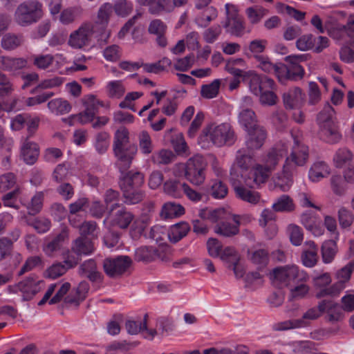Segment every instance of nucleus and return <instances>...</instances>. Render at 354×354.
<instances>
[{
	"mask_svg": "<svg viewBox=\"0 0 354 354\" xmlns=\"http://www.w3.org/2000/svg\"><path fill=\"white\" fill-rule=\"evenodd\" d=\"M252 157L246 151L241 149L237 151L236 158L230 169V180L236 197L251 204H257L260 195L250 188L266 182L272 167L270 162L265 160V167L257 165L249 171L252 165Z\"/></svg>",
	"mask_w": 354,
	"mask_h": 354,
	"instance_id": "f257e3e1",
	"label": "nucleus"
},
{
	"mask_svg": "<svg viewBox=\"0 0 354 354\" xmlns=\"http://www.w3.org/2000/svg\"><path fill=\"white\" fill-rule=\"evenodd\" d=\"M293 144L289 141L277 142L267 156V163L270 162L272 169L286 158L283 164L285 171H295L296 167L304 166L309 157L308 147L301 142V134L292 133Z\"/></svg>",
	"mask_w": 354,
	"mask_h": 354,
	"instance_id": "f03ea898",
	"label": "nucleus"
},
{
	"mask_svg": "<svg viewBox=\"0 0 354 354\" xmlns=\"http://www.w3.org/2000/svg\"><path fill=\"white\" fill-rule=\"evenodd\" d=\"M208 254L214 257H219L225 266L234 273L236 279H243L247 286L262 283V274L258 272L246 274L245 261L233 247H226L222 250L221 243L214 238H209L207 241Z\"/></svg>",
	"mask_w": 354,
	"mask_h": 354,
	"instance_id": "7ed1b4c3",
	"label": "nucleus"
},
{
	"mask_svg": "<svg viewBox=\"0 0 354 354\" xmlns=\"http://www.w3.org/2000/svg\"><path fill=\"white\" fill-rule=\"evenodd\" d=\"M234 132L229 123L212 122L206 125L198 139V145L204 149L214 145L218 147L234 142Z\"/></svg>",
	"mask_w": 354,
	"mask_h": 354,
	"instance_id": "20e7f679",
	"label": "nucleus"
},
{
	"mask_svg": "<svg viewBox=\"0 0 354 354\" xmlns=\"http://www.w3.org/2000/svg\"><path fill=\"white\" fill-rule=\"evenodd\" d=\"M245 75L251 76L248 84L249 90L251 93L259 97L262 105L276 104L278 97L275 93L276 85L272 79L261 76L254 71H249Z\"/></svg>",
	"mask_w": 354,
	"mask_h": 354,
	"instance_id": "39448f33",
	"label": "nucleus"
},
{
	"mask_svg": "<svg viewBox=\"0 0 354 354\" xmlns=\"http://www.w3.org/2000/svg\"><path fill=\"white\" fill-rule=\"evenodd\" d=\"M129 142V132L125 127L119 128L114 134L113 150L116 158V165L120 169H127L138 152L135 144L127 145Z\"/></svg>",
	"mask_w": 354,
	"mask_h": 354,
	"instance_id": "423d86ee",
	"label": "nucleus"
},
{
	"mask_svg": "<svg viewBox=\"0 0 354 354\" xmlns=\"http://www.w3.org/2000/svg\"><path fill=\"white\" fill-rule=\"evenodd\" d=\"M207 166L205 158L201 155H196L185 164H176L173 168V173L176 177L184 176L194 185H201L205 180Z\"/></svg>",
	"mask_w": 354,
	"mask_h": 354,
	"instance_id": "0eeeda50",
	"label": "nucleus"
},
{
	"mask_svg": "<svg viewBox=\"0 0 354 354\" xmlns=\"http://www.w3.org/2000/svg\"><path fill=\"white\" fill-rule=\"evenodd\" d=\"M335 111L327 104L317 116L319 127V135L321 139L328 143H337L342 138L334 122Z\"/></svg>",
	"mask_w": 354,
	"mask_h": 354,
	"instance_id": "6e6552de",
	"label": "nucleus"
},
{
	"mask_svg": "<svg viewBox=\"0 0 354 354\" xmlns=\"http://www.w3.org/2000/svg\"><path fill=\"white\" fill-rule=\"evenodd\" d=\"M144 183V176L140 172L129 171L120 181L123 192L124 202L127 204H136L143 198V193L138 187Z\"/></svg>",
	"mask_w": 354,
	"mask_h": 354,
	"instance_id": "1a4fd4ad",
	"label": "nucleus"
},
{
	"mask_svg": "<svg viewBox=\"0 0 354 354\" xmlns=\"http://www.w3.org/2000/svg\"><path fill=\"white\" fill-rule=\"evenodd\" d=\"M270 277L275 284L288 286L296 283V281H307L308 274L305 270L292 264L275 268L270 272Z\"/></svg>",
	"mask_w": 354,
	"mask_h": 354,
	"instance_id": "9d476101",
	"label": "nucleus"
},
{
	"mask_svg": "<svg viewBox=\"0 0 354 354\" xmlns=\"http://www.w3.org/2000/svg\"><path fill=\"white\" fill-rule=\"evenodd\" d=\"M44 15L43 6L37 0H30L21 3L15 13L17 24L26 26L39 21Z\"/></svg>",
	"mask_w": 354,
	"mask_h": 354,
	"instance_id": "9b49d317",
	"label": "nucleus"
},
{
	"mask_svg": "<svg viewBox=\"0 0 354 354\" xmlns=\"http://www.w3.org/2000/svg\"><path fill=\"white\" fill-rule=\"evenodd\" d=\"M354 270V260L348 262L343 268L337 270L335 277L337 282L324 288L317 293V297L321 298L326 296H336L346 288V284L350 281L351 274Z\"/></svg>",
	"mask_w": 354,
	"mask_h": 354,
	"instance_id": "f8f14e48",
	"label": "nucleus"
},
{
	"mask_svg": "<svg viewBox=\"0 0 354 354\" xmlns=\"http://www.w3.org/2000/svg\"><path fill=\"white\" fill-rule=\"evenodd\" d=\"M44 287V281L30 277L13 286H10L8 291L10 293H21L23 299L28 301L32 299Z\"/></svg>",
	"mask_w": 354,
	"mask_h": 354,
	"instance_id": "ddd939ff",
	"label": "nucleus"
},
{
	"mask_svg": "<svg viewBox=\"0 0 354 354\" xmlns=\"http://www.w3.org/2000/svg\"><path fill=\"white\" fill-rule=\"evenodd\" d=\"M94 32L95 25L93 24L83 23L77 30L70 34L68 44L74 49L83 48L89 45Z\"/></svg>",
	"mask_w": 354,
	"mask_h": 354,
	"instance_id": "4468645a",
	"label": "nucleus"
},
{
	"mask_svg": "<svg viewBox=\"0 0 354 354\" xmlns=\"http://www.w3.org/2000/svg\"><path fill=\"white\" fill-rule=\"evenodd\" d=\"M322 315V309L317 307L308 309L302 316L301 318L289 320L281 322L277 327L278 330H288L292 328H306L308 326L313 320L317 319Z\"/></svg>",
	"mask_w": 354,
	"mask_h": 354,
	"instance_id": "2eb2a0df",
	"label": "nucleus"
},
{
	"mask_svg": "<svg viewBox=\"0 0 354 354\" xmlns=\"http://www.w3.org/2000/svg\"><path fill=\"white\" fill-rule=\"evenodd\" d=\"M133 221V215L124 208H120L114 211L112 209L104 219V223L106 226L110 225L120 229H126Z\"/></svg>",
	"mask_w": 354,
	"mask_h": 354,
	"instance_id": "dca6fc26",
	"label": "nucleus"
},
{
	"mask_svg": "<svg viewBox=\"0 0 354 354\" xmlns=\"http://www.w3.org/2000/svg\"><path fill=\"white\" fill-rule=\"evenodd\" d=\"M241 111L239 115V122L241 126L248 131L256 127H260L257 123V119L254 112L245 106H252V100L250 97L246 96L243 98Z\"/></svg>",
	"mask_w": 354,
	"mask_h": 354,
	"instance_id": "f3484780",
	"label": "nucleus"
},
{
	"mask_svg": "<svg viewBox=\"0 0 354 354\" xmlns=\"http://www.w3.org/2000/svg\"><path fill=\"white\" fill-rule=\"evenodd\" d=\"M239 216L230 212V218H224L216 224L214 231L216 234L223 236H231L239 233Z\"/></svg>",
	"mask_w": 354,
	"mask_h": 354,
	"instance_id": "a211bd4d",
	"label": "nucleus"
},
{
	"mask_svg": "<svg viewBox=\"0 0 354 354\" xmlns=\"http://www.w3.org/2000/svg\"><path fill=\"white\" fill-rule=\"evenodd\" d=\"M131 262L130 258L127 256L114 259H106L104 263V271L109 276H118L127 270L130 266Z\"/></svg>",
	"mask_w": 354,
	"mask_h": 354,
	"instance_id": "6ab92c4d",
	"label": "nucleus"
},
{
	"mask_svg": "<svg viewBox=\"0 0 354 354\" xmlns=\"http://www.w3.org/2000/svg\"><path fill=\"white\" fill-rule=\"evenodd\" d=\"M305 93L299 87L290 88L283 95V102L286 109L301 108L305 102Z\"/></svg>",
	"mask_w": 354,
	"mask_h": 354,
	"instance_id": "aec40b11",
	"label": "nucleus"
},
{
	"mask_svg": "<svg viewBox=\"0 0 354 354\" xmlns=\"http://www.w3.org/2000/svg\"><path fill=\"white\" fill-rule=\"evenodd\" d=\"M198 216L204 221H208L210 223L218 224L224 218H230V211L224 207L209 208L205 207L201 209L198 212Z\"/></svg>",
	"mask_w": 354,
	"mask_h": 354,
	"instance_id": "412c9836",
	"label": "nucleus"
},
{
	"mask_svg": "<svg viewBox=\"0 0 354 354\" xmlns=\"http://www.w3.org/2000/svg\"><path fill=\"white\" fill-rule=\"evenodd\" d=\"M319 307L322 309V314H326V318L329 322H338L344 318V310L332 300H322L319 302Z\"/></svg>",
	"mask_w": 354,
	"mask_h": 354,
	"instance_id": "4be33fe9",
	"label": "nucleus"
},
{
	"mask_svg": "<svg viewBox=\"0 0 354 354\" xmlns=\"http://www.w3.org/2000/svg\"><path fill=\"white\" fill-rule=\"evenodd\" d=\"M56 284H50L43 298L39 301L38 305L42 306L49 300V304H55L59 302L64 296L68 292L71 288V284L68 282H65L62 284L56 294L50 299V297L55 290Z\"/></svg>",
	"mask_w": 354,
	"mask_h": 354,
	"instance_id": "5701e85b",
	"label": "nucleus"
},
{
	"mask_svg": "<svg viewBox=\"0 0 354 354\" xmlns=\"http://www.w3.org/2000/svg\"><path fill=\"white\" fill-rule=\"evenodd\" d=\"M300 220L306 230L314 236L319 237L324 234V228L316 216L308 212H305L301 214Z\"/></svg>",
	"mask_w": 354,
	"mask_h": 354,
	"instance_id": "b1692460",
	"label": "nucleus"
},
{
	"mask_svg": "<svg viewBox=\"0 0 354 354\" xmlns=\"http://www.w3.org/2000/svg\"><path fill=\"white\" fill-rule=\"evenodd\" d=\"M317 252L318 248L314 241H306L301 255L302 264L306 268L314 267L318 261Z\"/></svg>",
	"mask_w": 354,
	"mask_h": 354,
	"instance_id": "393cba45",
	"label": "nucleus"
},
{
	"mask_svg": "<svg viewBox=\"0 0 354 354\" xmlns=\"http://www.w3.org/2000/svg\"><path fill=\"white\" fill-rule=\"evenodd\" d=\"M140 6H147L151 14H160L173 10L170 0H136Z\"/></svg>",
	"mask_w": 354,
	"mask_h": 354,
	"instance_id": "a878e982",
	"label": "nucleus"
},
{
	"mask_svg": "<svg viewBox=\"0 0 354 354\" xmlns=\"http://www.w3.org/2000/svg\"><path fill=\"white\" fill-rule=\"evenodd\" d=\"M330 174V166L324 161L317 160L310 167L308 178L310 181L317 183L328 177Z\"/></svg>",
	"mask_w": 354,
	"mask_h": 354,
	"instance_id": "bb28decb",
	"label": "nucleus"
},
{
	"mask_svg": "<svg viewBox=\"0 0 354 354\" xmlns=\"http://www.w3.org/2000/svg\"><path fill=\"white\" fill-rule=\"evenodd\" d=\"M247 132L245 143L248 149L254 150L261 148L266 138V133L263 128L259 127Z\"/></svg>",
	"mask_w": 354,
	"mask_h": 354,
	"instance_id": "cd10ccee",
	"label": "nucleus"
},
{
	"mask_svg": "<svg viewBox=\"0 0 354 354\" xmlns=\"http://www.w3.org/2000/svg\"><path fill=\"white\" fill-rule=\"evenodd\" d=\"M126 329L129 334L136 335L141 333L145 338L149 339H153L156 334L155 330L147 328L145 319L143 322L128 320L126 322Z\"/></svg>",
	"mask_w": 354,
	"mask_h": 354,
	"instance_id": "c85d7f7f",
	"label": "nucleus"
},
{
	"mask_svg": "<svg viewBox=\"0 0 354 354\" xmlns=\"http://www.w3.org/2000/svg\"><path fill=\"white\" fill-rule=\"evenodd\" d=\"M47 106L50 112L56 115L68 113L72 109L71 103L62 97H57L50 100L48 102Z\"/></svg>",
	"mask_w": 354,
	"mask_h": 354,
	"instance_id": "c756f323",
	"label": "nucleus"
},
{
	"mask_svg": "<svg viewBox=\"0 0 354 354\" xmlns=\"http://www.w3.org/2000/svg\"><path fill=\"white\" fill-rule=\"evenodd\" d=\"M39 156L37 145L26 140L21 146V156L26 164L32 165Z\"/></svg>",
	"mask_w": 354,
	"mask_h": 354,
	"instance_id": "7c9ffc66",
	"label": "nucleus"
},
{
	"mask_svg": "<svg viewBox=\"0 0 354 354\" xmlns=\"http://www.w3.org/2000/svg\"><path fill=\"white\" fill-rule=\"evenodd\" d=\"M306 60V55H291L286 57L285 61L290 64V68L288 69L290 73L292 72L294 77L301 78L304 75V69L300 64Z\"/></svg>",
	"mask_w": 354,
	"mask_h": 354,
	"instance_id": "2f4dec72",
	"label": "nucleus"
},
{
	"mask_svg": "<svg viewBox=\"0 0 354 354\" xmlns=\"http://www.w3.org/2000/svg\"><path fill=\"white\" fill-rule=\"evenodd\" d=\"M190 230L189 225L186 222H180L171 225L167 230V237L172 243H177L187 235Z\"/></svg>",
	"mask_w": 354,
	"mask_h": 354,
	"instance_id": "473e14b6",
	"label": "nucleus"
},
{
	"mask_svg": "<svg viewBox=\"0 0 354 354\" xmlns=\"http://www.w3.org/2000/svg\"><path fill=\"white\" fill-rule=\"evenodd\" d=\"M346 182L349 183L354 182L353 171L348 170L346 171L344 180L339 176H333L331 178V186L333 192L338 195L342 194L346 189Z\"/></svg>",
	"mask_w": 354,
	"mask_h": 354,
	"instance_id": "72a5a7b5",
	"label": "nucleus"
},
{
	"mask_svg": "<svg viewBox=\"0 0 354 354\" xmlns=\"http://www.w3.org/2000/svg\"><path fill=\"white\" fill-rule=\"evenodd\" d=\"M337 241V240L334 239V240L325 241L322 243L321 252L322 261L324 263H331L335 259V257L338 252Z\"/></svg>",
	"mask_w": 354,
	"mask_h": 354,
	"instance_id": "f704fd0d",
	"label": "nucleus"
},
{
	"mask_svg": "<svg viewBox=\"0 0 354 354\" xmlns=\"http://www.w3.org/2000/svg\"><path fill=\"white\" fill-rule=\"evenodd\" d=\"M89 286L87 282H80L77 288L66 297V302L74 306H78L86 298Z\"/></svg>",
	"mask_w": 354,
	"mask_h": 354,
	"instance_id": "c9c22d12",
	"label": "nucleus"
},
{
	"mask_svg": "<svg viewBox=\"0 0 354 354\" xmlns=\"http://www.w3.org/2000/svg\"><path fill=\"white\" fill-rule=\"evenodd\" d=\"M80 274L92 281H97L101 279V274L97 270L96 263L92 259L85 261L80 266Z\"/></svg>",
	"mask_w": 354,
	"mask_h": 354,
	"instance_id": "e433bc0d",
	"label": "nucleus"
},
{
	"mask_svg": "<svg viewBox=\"0 0 354 354\" xmlns=\"http://www.w3.org/2000/svg\"><path fill=\"white\" fill-rule=\"evenodd\" d=\"M82 13V8L80 6H72L64 9L59 16V20L64 25H68L73 23L79 18Z\"/></svg>",
	"mask_w": 354,
	"mask_h": 354,
	"instance_id": "4c0bfd02",
	"label": "nucleus"
},
{
	"mask_svg": "<svg viewBox=\"0 0 354 354\" xmlns=\"http://www.w3.org/2000/svg\"><path fill=\"white\" fill-rule=\"evenodd\" d=\"M184 213L185 209L181 205L169 202L166 203L162 206L160 212V216L166 219L180 216L184 214Z\"/></svg>",
	"mask_w": 354,
	"mask_h": 354,
	"instance_id": "58836bf2",
	"label": "nucleus"
},
{
	"mask_svg": "<svg viewBox=\"0 0 354 354\" xmlns=\"http://www.w3.org/2000/svg\"><path fill=\"white\" fill-rule=\"evenodd\" d=\"M150 221L151 216L149 214H144L135 219L131 227V236L135 239L139 237L149 224Z\"/></svg>",
	"mask_w": 354,
	"mask_h": 354,
	"instance_id": "ea45409f",
	"label": "nucleus"
},
{
	"mask_svg": "<svg viewBox=\"0 0 354 354\" xmlns=\"http://www.w3.org/2000/svg\"><path fill=\"white\" fill-rule=\"evenodd\" d=\"M27 61L23 58H11L2 57L0 58V67L8 71H16L25 68Z\"/></svg>",
	"mask_w": 354,
	"mask_h": 354,
	"instance_id": "a19ab883",
	"label": "nucleus"
},
{
	"mask_svg": "<svg viewBox=\"0 0 354 354\" xmlns=\"http://www.w3.org/2000/svg\"><path fill=\"white\" fill-rule=\"evenodd\" d=\"M72 249L77 254L89 255L93 252L94 247L90 239L81 237L75 241Z\"/></svg>",
	"mask_w": 354,
	"mask_h": 354,
	"instance_id": "79ce46f5",
	"label": "nucleus"
},
{
	"mask_svg": "<svg viewBox=\"0 0 354 354\" xmlns=\"http://www.w3.org/2000/svg\"><path fill=\"white\" fill-rule=\"evenodd\" d=\"M331 36L339 39L347 36L351 43H354V20H350L346 26H338L331 32Z\"/></svg>",
	"mask_w": 354,
	"mask_h": 354,
	"instance_id": "37998d69",
	"label": "nucleus"
},
{
	"mask_svg": "<svg viewBox=\"0 0 354 354\" xmlns=\"http://www.w3.org/2000/svg\"><path fill=\"white\" fill-rule=\"evenodd\" d=\"M125 91L122 80H111L106 83V92L109 97L119 99L124 95Z\"/></svg>",
	"mask_w": 354,
	"mask_h": 354,
	"instance_id": "c03bdc74",
	"label": "nucleus"
},
{
	"mask_svg": "<svg viewBox=\"0 0 354 354\" xmlns=\"http://www.w3.org/2000/svg\"><path fill=\"white\" fill-rule=\"evenodd\" d=\"M292 351L298 354H314L317 351L316 344L311 341H296L290 344Z\"/></svg>",
	"mask_w": 354,
	"mask_h": 354,
	"instance_id": "a18cd8bd",
	"label": "nucleus"
},
{
	"mask_svg": "<svg viewBox=\"0 0 354 354\" xmlns=\"http://www.w3.org/2000/svg\"><path fill=\"white\" fill-rule=\"evenodd\" d=\"M353 159L352 152L347 148H340L334 154L333 162L335 167L342 168Z\"/></svg>",
	"mask_w": 354,
	"mask_h": 354,
	"instance_id": "49530a36",
	"label": "nucleus"
},
{
	"mask_svg": "<svg viewBox=\"0 0 354 354\" xmlns=\"http://www.w3.org/2000/svg\"><path fill=\"white\" fill-rule=\"evenodd\" d=\"M44 195L43 192H37L27 203L24 204L30 215L40 212L43 207Z\"/></svg>",
	"mask_w": 354,
	"mask_h": 354,
	"instance_id": "de8ad7c7",
	"label": "nucleus"
},
{
	"mask_svg": "<svg viewBox=\"0 0 354 354\" xmlns=\"http://www.w3.org/2000/svg\"><path fill=\"white\" fill-rule=\"evenodd\" d=\"M267 12V10L260 6H251L245 10L247 17L252 24L259 23Z\"/></svg>",
	"mask_w": 354,
	"mask_h": 354,
	"instance_id": "09e8293b",
	"label": "nucleus"
},
{
	"mask_svg": "<svg viewBox=\"0 0 354 354\" xmlns=\"http://www.w3.org/2000/svg\"><path fill=\"white\" fill-rule=\"evenodd\" d=\"M221 86V80L215 79L211 83L201 86V95L206 99H212L217 96Z\"/></svg>",
	"mask_w": 354,
	"mask_h": 354,
	"instance_id": "8fccbe9b",
	"label": "nucleus"
},
{
	"mask_svg": "<svg viewBox=\"0 0 354 354\" xmlns=\"http://www.w3.org/2000/svg\"><path fill=\"white\" fill-rule=\"evenodd\" d=\"M110 145V135L105 131L96 134L93 141V146L99 153H104Z\"/></svg>",
	"mask_w": 354,
	"mask_h": 354,
	"instance_id": "3c124183",
	"label": "nucleus"
},
{
	"mask_svg": "<svg viewBox=\"0 0 354 354\" xmlns=\"http://www.w3.org/2000/svg\"><path fill=\"white\" fill-rule=\"evenodd\" d=\"M337 218L340 227L343 229L349 228L354 221V214L345 207H341L337 211Z\"/></svg>",
	"mask_w": 354,
	"mask_h": 354,
	"instance_id": "603ef678",
	"label": "nucleus"
},
{
	"mask_svg": "<svg viewBox=\"0 0 354 354\" xmlns=\"http://www.w3.org/2000/svg\"><path fill=\"white\" fill-rule=\"evenodd\" d=\"M65 78L59 76H52L42 80L37 85V88L41 90L56 89L62 86Z\"/></svg>",
	"mask_w": 354,
	"mask_h": 354,
	"instance_id": "864d4df0",
	"label": "nucleus"
},
{
	"mask_svg": "<svg viewBox=\"0 0 354 354\" xmlns=\"http://www.w3.org/2000/svg\"><path fill=\"white\" fill-rule=\"evenodd\" d=\"M294 171H285L284 166H283V171L281 176H278L274 179L275 185L281 189V190L285 192L288 191L292 186V174Z\"/></svg>",
	"mask_w": 354,
	"mask_h": 354,
	"instance_id": "5fc2aeb1",
	"label": "nucleus"
},
{
	"mask_svg": "<svg viewBox=\"0 0 354 354\" xmlns=\"http://www.w3.org/2000/svg\"><path fill=\"white\" fill-rule=\"evenodd\" d=\"M217 17V11L213 7L207 8L200 15L196 18V23L200 27H206Z\"/></svg>",
	"mask_w": 354,
	"mask_h": 354,
	"instance_id": "6e6d98bb",
	"label": "nucleus"
},
{
	"mask_svg": "<svg viewBox=\"0 0 354 354\" xmlns=\"http://www.w3.org/2000/svg\"><path fill=\"white\" fill-rule=\"evenodd\" d=\"M272 207L275 212H290L295 209V205L290 196L283 195L272 204Z\"/></svg>",
	"mask_w": 354,
	"mask_h": 354,
	"instance_id": "4d7b16f0",
	"label": "nucleus"
},
{
	"mask_svg": "<svg viewBox=\"0 0 354 354\" xmlns=\"http://www.w3.org/2000/svg\"><path fill=\"white\" fill-rule=\"evenodd\" d=\"M112 10L113 7L111 3H106L102 5L97 12V21L95 24H100L102 29H105L108 24L109 17L112 12Z\"/></svg>",
	"mask_w": 354,
	"mask_h": 354,
	"instance_id": "13d9d810",
	"label": "nucleus"
},
{
	"mask_svg": "<svg viewBox=\"0 0 354 354\" xmlns=\"http://www.w3.org/2000/svg\"><path fill=\"white\" fill-rule=\"evenodd\" d=\"M139 147L141 153L145 155L150 154L153 149V145L150 135L142 131L138 136Z\"/></svg>",
	"mask_w": 354,
	"mask_h": 354,
	"instance_id": "bf43d9fd",
	"label": "nucleus"
},
{
	"mask_svg": "<svg viewBox=\"0 0 354 354\" xmlns=\"http://www.w3.org/2000/svg\"><path fill=\"white\" fill-rule=\"evenodd\" d=\"M287 232L290 241L293 245H301L304 240V233L302 229L295 224H290L288 226Z\"/></svg>",
	"mask_w": 354,
	"mask_h": 354,
	"instance_id": "052dcab7",
	"label": "nucleus"
},
{
	"mask_svg": "<svg viewBox=\"0 0 354 354\" xmlns=\"http://www.w3.org/2000/svg\"><path fill=\"white\" fill-rule=\"evenodd\" d=\"M171 65V62L167 57L156 63L146 64L143 66L144 70L148 73H158L168 69Z\"/></svg>",
	"mask_w": 354,
	"mask_h": 354,
	"instance_id": "680f3d73",
	"label": "nucleus"
},
{
	"mask_svg": "<svg viewBox=\"0 0 354 354\" xmlns=\"http://www.w3.org/2000/svg\"><path fill=\"white\" fill-rule=\"evenodd\" d=\"M28 225L34 227L38 233H45L48 232L51 226L49 219L44 217H37L35 219H28Z\"/></svg>",
	"mask_w": 354,
	"mask_h": 354,
	"instance_id": "e2e57ef3",
	"label": "nucleus"
},
{
	"mask_svg": "<svg viewBox=\"0 0 354 354\" xmlns=\"http://www.w3.org/2000/svg\"><path fill=\"white\" fill-rule=\"evenodd\" d=\"M156 255V250L153 247L142 246L135 252L136 259L139 261H150Z\"/></svg>",
	"mask_w": 354,
	"mask_h": 354,
	"instance_id": "0e129e2a",
	"label": "nucleus"
},
{
	"mask_svg": "<svg viewBox=\"0 0 354 354\" xmlns=\"http://www.w3.org/2000/svg\"><path fill=\"white\" fill-rule=\"evenodd\" d=\"M133 3L127 0H117L113 6L115 14L124 17L129 15L133 10Z\"/></svg>",
	"mask_w": 354,
	"mask_h": 354,
	"instance_id": "69168bd1",
	"label": "nucleus"
},
{
	"mask_svg": "<svg viewBox=\"0 0 354 354\" xmlns=\"http://www.w3.org/2000/svg\"><path fill=\"white\" fill-rule=\"evenodd\" d=\"M82 102L85 109L93 111L95 114L99 107L104 106L103 102L97 99L95 95L92 94L85 95L82 99Z\"/></svg>",
	"mask_w": 354,
	"mask_h": 354,
	"instance_id": "338daca9",
	"label": "nucleus"
},
{
	"mask_svg": "<svg viewBox=\"0 0 354 354\" xmlns=\"http://www.w3.org/2000/svg\"><path fill=\"white\" fill-rule=\"evenodd\" d=\"M174 158L172 151L167 149H161L155 152L151 156V160L156 165H165L169 163Z\"/></svg>",
	"mask_w": 354,
	"mask_h": 354,
	"instance_id": "774afa93",
	"label": "nucleus"
}]
</instances>
